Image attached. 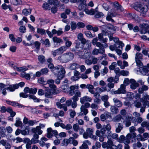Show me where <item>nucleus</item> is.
I'll use <instances>...</instances> for the list:
<instances>
[{
  "label": "nucleus",
  "mask_w": 149,
  "mask_h": 149,
  "mask_svg": "<svg viewBox=\"0 0 149 149\" xmlns=\"http://www.w3.org/2000/svg\"><path fill=\"white\" fill-rule=\"evenodd\" d=\"M96 127L97 129L101 128L100 130H97L96 132V135L98 137L104 138V136H106L105 134L106 130H107L109 134H110L111 132L110 130L111 129V126L109 124H108L106 125H103L102 128V125L99 123H97L96 125Z\"/></svg>",
  "instance_id": "f257e3e1"
},
{
  "label": "nucleus",
  "mask_w": 149,
  "mask_h": 149,
  "mask_svg": "<svg viewBox=\"0 0 149 149\" xmlns=\"http://www.w3.org/2000/svg\"><path fill=\"white\" fill-rule=\"evenodd\" d=\"M136 133L134 132L128 134L125 137L124 135H122L120 136L119 140L121 143H123L124 144H129L130 143V140L132 139V141H133L135 140V138L136 136Z\"/></svg>",
  "instance_id": "f03ea898"
},
{
  "label": "nucleus",
  "mask_w": 149,
  "mask_h": 149,
  "mask_svg": "<svg viewBox=\"0 0 149 149\" xmlns=\"http://www.w3.org/2000/svg\"><path fill=\"white\" fill-rule=\"evenodd\" d=\"M78 40L80 41L82 44V49L84 50L88 51L89 50L91 46V43L88 40H86L84 38L83 34L81 33L79 34L77 36Z\"/></svg>",
  "instance_id": "7ed1b4c3"
},
{
  "label": "nucleus",
  "mask_w": 149,
  "mask_h": 149,
  "mask_svg": "<svg viewBox=\"0 0 149 149\" xmlns=\"http://www.w3.org/2000/svg\"><path fill=\"white\" fill-rule=\"evenodd\" d=\"M74 56L72 53L69 52L64 53L63 55L59 56L58 60L62 63H67L72 60Z\"/></svg>",
  "instance_id": "20e7f679"
},
{
  "label": "nucleus",
  "mask_w": 149,
  "mask_h": 149,
  "mask_svg": "<svg viewBox=\"0 0 149 149\" xmlns=\"http://www.w3.org/2000/svg\"><path fill=\"white\" fill-rule=\"evenodd\" d=\"M46 89L45 90V96L48 98H52V96L55 94H57L59 93V91L56 89H49L48 87H45Z\"/></svg>",
  "instance_id": "39448f33"
},
{
  "label": "nucleus",
  "mask_w": 149,
  "mask_h": 149,
  "mask_svg": "<svg viewBox=\"0 0 149 149\" xmlns=\"http://www.w3.org/2000/svg\"><path fill=\"white\" fill-rule=\"evenodd\" d=\"M136 6H134V8L137 11L143 13H145L148 10V8L147 6H143L142 5L136 3Z\"/></svg>",
  "instance_id": "423d86ee"
},
{
  "label": "nucleus",
  "mask_w": 149,
  "mask_h": 149,
  "mask_svg": "<svg viewBox=\"0 0 149 149\" xmlns=\"http://www.w3.org/2000/svg\"><path fill=\"white\" fill-rule=\"evenodd\" d=\"M64 72V74H65V71L64 69L61 65H58L55 67H54L53 69L51 71L54 74L58 75L59 74H62V72L63 71Z\"/></svg>",
  "instance_id": "0eeeda50"
},
{
  "label": "nucleus",
  "mask_w": 149,
  "mask_h": 149,
  "mask_svg": "<svg viewBox=\"0 0 149 149\" xmlns=\"http://www.w3.org/2000/svg\"><path fill=\"white\" fill-rule=\"evenodd\" d=\"M19 96L20 97H22L24 98H26L29 97L30 99H32L36 102H39L41 100L37 98L34 95H28L25 93H21L19 94Z\"/></svg>",
  "instance_id": "6e6552de"
},
{
  "label": "nucleus",
  "mask_w": 149,
  "mask_h": 149,
  "mask_svg": "<svg viewBox=\"0 0 149 149\" xmlns=\"http://www.w3.org/2000/svg\"><path fill=\"white\" fill-rule=\"evenodd\" d=\"M84 52V51H79L78 52L77 54L79 58L84 59L90 58L91 55V53L90 52L85 51Z\"/></svg>",
  "instance_id": "1a4fd4ad"
},
{
  "label": "nucleus",
  "mask_w": 149,
  "mask_h": 149,
  "mask_svg": "<svg viewBox=\"0 0 149 149\" xmlns=\"http://www.w3.org/2000/svg\"><path fill=\"white\" fill-rule=\"evenodd\" d=\"M126 85L124 84L120 85V87L118 88L117 91L113 92L114 94H126L127 92L126 91Z\"/></svg>",
  "instance_id": "9d476101"
},
{
  "label": "nucleus",
  "mask_w": 149,
  "mask_h": 149,
  "mask_svg": "<svg viewBox=\"0 0 149 149\" xmlns=\"http://www.w3.org/2000/svg\"><path fill=\"white\" fill-rule=\"evenodd\" d=\"M25 83L24 82H22L19 83L18 84H16L12 86L10 85L9 87H8L7 89H9L10 91H13L15 89H17L19 86L21 87H22L24 85Z\"/></svg>",
  "instance_id": "9b49d317"
},
{
  "label": "nucleus",
  "mask_w": 149,
  "mask_h": 149,
  "mask_svg": "<svg viewBox=\"0 0 149 149\" xmlns=\"http://www.w3.org/2000/svg\"><path fill=\"white\" fill-rule=\"evenodd\" d=\"M93 132V129L90 128H87L86 132H84L83 135L84 138L85 139H87L89 137L91 138Z\"/></svg>",
  "instance_id": "f8f14e48"
},
{
  "label": "nucleus",
  "mask_w": 149,
  "mask_h": 149,
  "mask_svg": "<svg viewBox=\"0 0 149 149\" xmlns=\"http://www.w3.org/2000/svg\"><path fill=\"white\" fill-rule=\"evenodd\" d=\"M89 7H88V6L86 8H85V9H83L82 11H84L86 13L87 15H93L95 14L96 12H97V8L95 9H94L93 8H91V9H89Z\"/></svg>",
  "instance_id": "ddd939ff"
},
{
  "label": "nucleus",
  "mask_w": 149,
  "mask_h": 149,
  "mask_svg": "<svg viewBox=\"0 0 149 149\" xmlns=\"http://www.w3.org/2000/svg\"><path fill=\"white\" fill-rule=\"evenodd\" d=\"M80 3L78 6V9L79 10L82 11L83 9H85L88 6L86 4V0H80Z\"/></svg>",
  "instance_id": "4468645a"
},
{
  "label": "nucleus",
  "mask_w": 149,
  "mask_h": 149,
  "mask_svg": "<svg viewBox=\"0 0 149 149\" xmlns=\"http://www.w3.org/2000/svg\"><path fill=\"white\" fill-rule=\"evenodd\" d=\"M68 87L69 86L67 84L65 85L64 86L65 87ZM68 88L69 89L70 94L72 96L78 90L77 88H76V87L74 86H72L70 88L68 87Z\"/></svg>",
  "instance_id": "2eb2a0df"
},
{
  "label": "nucleus",
  "mask_w": 149,
  "mask_h": 149,
  "mask_svg": "<svg viewBox=\"0 0 149 149\" xmlns=\"http://www.w3.org/2000/svg\"><path fill=\"white\" fill-rule=\"evenodd\" d=\"M6 102L7 104L9 105H11L14 107L17 106L18 108H22L25 107V106L23 105L16 102L7 100Z\"/></svg>",
  "instance_id": "dca6fc26"
},
{
  "label": "nucleus",
  "mask_w": 149,
  "mask_h": 149,
  "mask_svg": "<svg viewBox=\"0 0 149 149\" xmlns=\"http://www.w3.org/2000/svg\"><path fill=\"white\" fill-rule=\"evenodd\" d=\"M85 106L84 105H82L80 108L81 112L79 114V116H83V115H86L88 113V110L85 108Z\"/></svg>",
  "instance_id": "f3484780"
},
{
  "label": "nucleus",
  "mask_w": 149,
  "mask_h": 149,
  "mask_svg": "<svg viewBox=\"0 0 149 149\" xmlns=\"http://www.w3.org/2000/svg\"><path fill=\"white\" fill-rule=\"evenodd\" d=\"M61 73V74H58V75L57 78L54 81L55 83L57 84H59L60 82V80L64 77V72L63 71Z\"/></svg>",
  "instance_id": "a211bd4d"
},
{
  "label": "nucleus",
  "mask_w": 149,
  "mask_h": 149,
  "mask_svg": "<svg viewBox=\"0 0 149 149\" xmlns=\"http://www.w3.org/2000/svg\"><path fill=\"white\" fill-rule=\"evenodd\" d=\"M116 132L118 133L120 132L123 129V125L120 123H117L115 124Z\"/></svg>",
  "instance_id": "6ab92c4d"
},
{
  "label": "nucleus",
  "mask_w": 149,
  "mask_h": 149,
  "mask_svg": "<svg viewBox=\"0 0 149 149\" xmlns=\"http://www.w3.org/2000/svg\"><path fill=\"white\" fill-rule=\"evenodd\" d=\"M40 41L42 45H45L46 47H49L51 46L50 42L47 38H46L45 40L42 39Z\"/></svg>",
  "instance_id": "aec40b11"
},
{
  "label": "nucleus",
  "mask_w": 149,
  "mask_h": 149,
  "mask_svg": "<svg viewBox=\"0 0 149 149\" xmlns=\"http://www.w3.org/2000/svg\"><path fill=\"white\" fill-rule=\"evenodd\" d=\"M73 139L72 137H70L68 139H64L61 143L62 146H67L69 143H71L72 139Z\"/></svg>",
  "instance_id": "412c9836"
},
{
  "label": "nucleus",
  "mask_w": 149,
  "mask_h": 149,
  "mask_svg": "<svg viewBox=\"0 0 149 149\" xmlns=\"http://www.w3.org/2000/svg\"><path fill=\"white\" fill-rule=\"evenodd\" d=\"M64 52L63 49H61V47L54 51L52 52V54L54 57H55L56 55H59L62 54Z\"/></svg>",
  "instance_id": "4be33fe9"
},
{
  "label": "nucleus",
  "mask_w": 149,
  "mask_h": 149,
  "mask_svg": "<svg viewBox=\"0 0 149 149\" xmlns=\"http://www.w3.org/2000/svg\"><path fill=\"white\" fill-rule=\"evenodd\" d=\"M54 80L50 79L46 81V84H48L51 88L56 89V86L54 84Z\"/></svg>",
  "instance_id": "5701e85b"
},
{
  "label": "nucleus",
  "mask_w": 149,
  "mask_h": 149,
  "mask_svg": "<svg viewBox=\"0 0 149 149\" xmlns=\"http://www.w3.org/2000/svg\"><path fill=\"white\" fill-rule=\"evenodd\" d=\"M80 102L82 104H84L86 102H90L91 100V98L89 97L85 96L83 97L80 98Z\"/></svg>",
  "instance_id": "b1692460"
},
{
  "label": "nucleus",
  "mask_w": 149,
  "mask_h": 149,
  "mask_svg": "<svg viewBox=\"0 0 149 149\" xmlns=\"http://www.w3.org/2000/svg\"><path fill=\"white\" fill-rule=\"evenodd\" d=\"M113 101L115 105L118 107H120L123 105V103L121 101L117 98H114L113 99Z\"/></svg>",
  "instance_id": "393cba45"
},
{
  "label": "nucleus",
  "mask_w": 149,
  "mask_h": 149,
  "mask_svg": "<svg viewBox=\"0 0 149 149\" xmlns=\"http://www.w3.org/2000/svg\"><path fill=\"white\" fill-rule=\"evenodd\" d=\"M95 45L99 47V49L100 50V54H102L105 53V49L103 44H102L100 42H98Z\"/></svg>",
  "instance_id": "a878e982"
},
{
  "label": "nucleus",
  "mask_w": 149,
  "mask_h": 149,
  "mask_svg": "<svg viewBox=\"0 0 149 149\" xmlns=\"http://www.w3.org/2000/svg\"><path fill=\"white\" fill-rule=\"evenodd\" d=\"M114 8L116 9L121 11L123 10V8L122 6L120 5L117 2H115L113 3Z\"/></svg>",
  "instance_id": "bb28decb"
},
{
  "label": "nucleus",
  "mask_w": 149,
  "mask_h": 149,
  "mask_svg": "<svg viewBox=\"0 0 149 149\" xmlns=\"http://www.w3.org/2000/svg\"><path fill=\"white\" fill-rule=\"evenodd\" d=\"M65 46H64L60 47L61 49H63V52L68 49L72 45V42L70 41L69 40L67 42H65Z\"/></svg>",
  "instance_id": "cd10ccee"
},
{
  "label": "nucleus",
  "mask_w": 149,
  "mask_h": 149,
  "mask_svg": "<svg viewBox=\"0 0 149 149\" xmlns=\"http://www.w3.org/2000/svg\"><path fill=\"white\" fill-rule=\"evenodd\" d=\"M148 89V86L145 85H143L142 87L138 89V92L140 94H142L143 93L144 91H146Z\"/></svg>",
  "instance_id": "c85d7f7f"
},
{
  "label": "nucleus",
  "mask_w": 149,
  "mask_h": 149,
  "mask_svg": "<svg viewBox=\"0 0 149 149\" xmlns=\"http://www.w3.org/2000/svg\"><path fill=\"white\" fill-rule=\"evenodd\" d=\"M48 2L51 5L58 6L59 5L60 1L58 0H48Z\"/></svg>",
  "instance_id": "c756f323"
},
{
  "label": "nucleus",
  "mask_w": 149,
  "mask_h": 149,
  "mask_svg": "<svg viewBox=\"0 0 149 149\" xmlns=\"http://www.w3.org/2000/svg\"><path fill=\"white\" fill-rule=\"evenodd\" d=\"M40 145L41 147H43L45 146L46 147L47 149L48 148L50 145V144L49 143H45V142L44 141L42 140L41 139H40V140L39 142Z\"/></svg>",
  "instance_id": "7c9ffc66"
},
{
  "label": "nucleus",
  "mask_w": 149,
  "mask_h": 149,
  "mask_svg": "<svg viewBox=\"0 0 149 149\" xmlns=\"http://www.w3.org/2000/svg\"><path fill=\"white\" fill-rule=\"evenodd\" d=\"M47 133L46 134L47 137L48 138H51L53 136L52 130L51 127L48 128L47 130Z\"/></svg>",
  "instance_id": "2f4dec72"
},
{
  "label": "nucleus",
  "mask_w": 149,
  "mask_h": 149,
  "mask_svg": "<svg viewBox=\"0 0 149 149\" xmlns=\"http://www.w3.org/2000/svg\"><path fill=\"white\" fill-rule=\"evenodd\" d=\"M111 112L113 114H116L119 112L118 109L116 106H111L110 108Z\"/></svg>",
  "instance_id": "473e14b6"
},
{
  "label": "nucleus",
  "mask_w": 149,
  "mask_h": 149,
  "mask_svg": "<svg viewBox=\"0 0 149 149\" xmlns=\"http://www.w3.org/2000/svg\"><path fill=\"white\" fill-rule=\"evenodd\" d=\"M26 140L28 142L31 143L32 144H35L38 143L39 142V140L33 138H32L31 140L29 138H26Z\"/></svg>",
  "instance_id": "72a5a7b5"
},
{
  "label": "nucleus",
  "mask_w": 149,
  "mask_h": 149,
  "mask_svg": "<svg viewBox=\"0 0 149 149\" xmlns=\"http://www.w3.org/2000/svg\"><path fill=\"white\" fill-rule=\"evenodd\" d=\"M31 9H24L23 10L22 13L24 15L27 16L31 13Z\"/></svg>",
  "instance_id": "f704fd0d"
},
{
  "label": "nucleus",
  "mask_w": 149,
  "mask_h": 149,
  "mask_svg": "<svg viewBox=\"0 0 149 149\" xmlns=\"http://www.w3.org/2000/svg\"><path fill=\"white\" fill-rule=\"evenodd\" d=\"M149 71L148 68L146 66L143 67L142 70L141 71L142 74L143 75H148V72Z\"/></svg>",
  "instance_id": "c9c22d12"
},
{
  "label": "nucleus",
  "mask_w": 149,
  "mask_h": 149,
  "mask_svg": "<svg viewBox=\"0 0 149 149\" xmlns=\"http://www.w3.org/2000/svg\"><path fill=\"white\" fill-rule=\"evenodd\" d=\"M84 33L86 36L89 38H92L93 37H95V34H92L89 31H85Z\"/></svg>",
  "instance_id": "e433bc0d"
},
{
  "label": "nucleus",
  "mask_w": 149,
  "mask_h": 149,
  "mask_svg": "<svg viewBox=\"0 0 149 149\" xmlns=\"http://www.w3.org/2000/svg\"><path fill=\"white\" fill-rule=\"evenodd\" d=\"M23 123L22 122L20 121V119L19 118H17L16 121V123L15 124V125L17 127H21Z\"/></svg>",
  "instance_id": "4c0bfd02"
},
{
  "label": "nucleus",
  "mask_w": 149,
  "mask_h": 149,
  "mask_svg": "<svg viewBox=\"0 0 149 149\" xmlns=\"http://www.w3.org/2000/svg\"><path fill=\"white\" fill-rule=\"evenodd\" d=\"M107 88L106 87H102L101 88L97 87L95 88V90L99 93H101L107 91Z\"/></svg>",
  "instance_id": "58836bf2"
},
{
  "label": "nucleus",
  "mask_w": 149,
  "mask_h": 149,
  "mask_svg": "<svg viewBox=\"0 0 149 149\" xmlns=\"http://www.w3.org/2000/svg\"><path fill=\"white\" fill-rule=\"evenodd\" d=\"M42 8L45 10H49L51 8V6L49 4L46 2L43 3L42 6Z\"/></svg>",
  "instance_id": "ea45409f"
},
{
  "label": "nucleus",
  "mask_w": 149,
  "mask_h": 149,
  "mask_svg": "<svg viewBox=\"0 0 149 149\" xmlns=\"http://www.w3.org/2000/svg\"><path fill=\"white\" fill-rule=\"evenodd\" d=\"M79 68V65L77 63H73L71 64L70 68L71 70H74Z\"/></svg>",
  "instance_id": "a19ab883"
},
{
  "label": "nucleus",
  "mask_w": 149,
  "mask_h": 149,
  "mask_svg": "<svg viewBox=\"0 0 149 149\" xmlns=\"http://www.w3.org/2000/svg\"><path fill=\"white\" fill-rule=\"evenodd\" d=\"M70 25L71 29L73 31L75 30L77 27V24L74 21L71 22Z\"/></svg>",
  "instance_id": "79ce46f5"
},
{
  "label": "nucleus",
  "mask_w": 149,
  "mask_h": 149,
  "mask_svg": "<svg viewBox=\"0 0 149 149\" xmlns=\"http://www.w3.org/2000/svg\"><path fill=\"white\" fill-rule=\"evenodd\" d=\"M143 55L141 53L137 52L135 55V60H142L143 59Z\"/></svg>",
  "instance_id": "37998d69"
},
{
  "label": "nucleus",
  "mask_w": 149,
  "mask_h": 149,
  "mask_svg": "<svg viewBox=\"0 0 149 149\" xmlns=\"http://www.w3.org/2000/svg\"><path fill=\"white\" fill-rule=\"evenodd\" d=\"M6 131L3 127H0V135L2 137H4L6 136L5 133Z\"/></svg>",
  "instance_id": "c03bdc74"
},
{
  "label": "nucleus",
  "mask_w": 149,
  "mask_h": 149,
  "mask_svg": "<svg viewBox=\"0 0 149 149\" xmlns=\"http://www.w3.org/2000/svg\"><path fill=\"white\" fill-rule=\"evenodd\" d=\"M38 59L39 62L42 64H43L45 60V57L42 55L39 56Z\"/></svg>",
  "instance_id": "a18cd8bd"
},
{
  "label": "nucleus",
  "mask_w": 149,
  "mask_h": 149,
  "mask_svg": "<svg viewBox=\"0 0 149 149\" xmlns=\"http://www.w3.org/2000/svg\"><path fill=\"white\" fill-rule=\"evenodd\" d=\"M114 45L116 49L120 48V47L122 48L124 46V43L121 41L118 42L117 43L114 44Z\"/></svg>",
  "instance_id": "49530a36"
},
{
  "label": "nucleus",
  "mask_w": 149,
  "mask_h": 149,
  "mask_svg": "<svg viewBox=\"0 0 149 149\" xmlns=\"http://www.w3.org/2000/svg\"><path fill=\"white\" fill-rule=\"evenodd\" d=\"M141 102L143 103V106L146 108L149 107V101L147 100H141Z\"/></svg>",
  "instance_id": "de8ad7c7"
},
{
  "label": "nucleus",
  "mask_w": 149,
  "mask_h": 149,
  "mask_svg": "<svg viewBox=\"0 0 149 149\" xmlns=\"http://www.w3.org/2000/svg\"><path fill=\"white\" fill-rule=\"evenodd\" d=\"M52 39L54 42H56L57 43H59L63 42L62 40L61 39L56 37H53Z\"/></svg>",
  "instance_id": "09e8293b"
},
{
  "label": "nucleus",
  "mask_w": 149,
  "mask_h": 149,
  "mask_svg": "<svg viewBox=\"0 0 149 149\" xmlns=\"http://www.w3.org/2000/svg\"><path fill=\"white\" fill-rule=\"evenodd\" d=\"M122 118V117L120 114L116 116L113 118V121L115 122H118L120 121Z\"/></svg>",
  "instance_id": "8fccbe9b"
},
{
  "label": "nucleus",
  "mask_w": 149,
  "mask_h": 149,
  "mask_svg": "<svg viewBox=\"0 0 149 149\" xmlns=\"http://www.w3.org/2000/svg\"><path fill=\"white\" fill-rule=\"evenodd\" d=\"M142 127H146L149 130V122L143 121L141 124Z\"/></svg>",
  "instance_id": "3c124183"
},
{
  "label": "nucleus",
  "mask_w": 149,
  "mask_h": 149,
  "mask_svg": "<svg viewBox=\"0 0 149 149\" xmlns=\"http://www.w3.org/2000/svg\"><path fill=\"white\" fill-rule=\"evenodd\" d=\"M10 2L14 5H18L21 3V0H10Z\"/></svg>",
  "instance_id": "603ef678"
},
{
  "label": "nucleus",
  "mask_w": 149,
  "mask_h": 149,
  "mask_svg": "<svg viewBox=\"0 0 149 149\" xmlns=\"http://www.w3.org/2000/svg\"><path fill=\"white\" fill-rule=\"evenodd\" d=\"M37 33L41 35H44L46 33L44 29L40 28H37Z\"/></svg>",
  "instance_id": "864d4df0"
},
{
  "label": "nucleus",
  "mask_w": 149,
  "mask_h": 149,
  "mask_svg": "<svg viewBox=\"0 0 149 149\" xmlns=\"http://www.w3.org/2000/svg\"><path fill=\"white\" fill-rule=\"evenodd\" d=\"M74 44L75 45V47L77 49H78L81 48L80 42L78 40H76L74 42Z\"/></svg>",
  "instance_id": "5fc2aeb1"
},
{
  "label": "nucleus",
  "mask_w": 149,
  "mask_h": 149,
  "mask_svg": "<svg viewBox=\"0 0 149 149\" xmlns=\"http://www.w3.org/2000/svg\"><path fill=\"white\" fill-rule=\"evenodd\" d=\"M95 14V17L97 18L102 17L104 15L102 12H96Z\"/></svg>",
  "instance_id": "6e6d98bb"
},
{
  "label": "nucleus",
  "mask_w": 149,
  "mask_h": 149,
  "mask_svg": "<svg viewBox=\"0 0 149 149\" xmlns=\"http://www.w3.org/2000/svg\"><path fill=\"white\" fill-rule=\"evenodd\" d=\"M143 97L141 98V100H149V95H148L147 93H143L142 95Z\"/></svg>",
  "instance_id": "4d7b16f0"
},
{
  "label": "nucleus",
  "mask_w": 149,
  "mask_h": 149,
  "mask_svg": "<svg viewBox=\"0 0 149 149\" xmlns=\"http://www.w3.org/2000/svg\"><path fill=\"white\" fill-rule=\"evenodd\" d=\"M38 82L39 83L45 84V83H46V81L43 77H41L39 78L38 79Z\"/></svg>",
  "instance_id": "13d9d810"
},
{
  "label": "nucleus",
  "mask_w": 149,
  "mask_h": 149,
  "mask_svg": "<svg viewBox=\"0 0 149 149\" xmlns=\"http://www.w3.org/2000/svg\"><path fill=\"white\" fill-rule=\"evenodd\" d=\"M69 111L70 112V115L71 118H74L76 115V112L74 110L72 109H69Z\"/></svg>",
  "instance_id": "bf43d9fd"
},
{
  "label": "nucleus",
  "mask_w": 149,
  "mask_h": 149,
  "mask_svg": "<svg viewBox=\"0 0 149 149\" xmlns=\"http://www.w3.org/2000/svg\"><path fill=\"white\" fill-rule=\"evenodd\" d=\"M143 30L144 29L146 31L149 28V25L147 24H140Z\"/></svg>",
  "instance_id": "052dcab7"
},
{
  "label": "nucleus",
  "mask_w": 149,
  "mask_h": 149,
  "mask_svg": "<svg viewBox=\"0 0 149 149\" xmlns=\"http://www.w3.org/2000/svg\"><path fill=\"white\" fill-rule=\"evenodd\" d=\"M40 71L42 75L47 74L49 72V70L47 68H45L41 69Z\"/></svg>",
  "instance_id": "680f3d73"
},
{
  "label": "nucleus",
  "mask_w": 149,
  "mask_h": 149,
  "mask_svg": "<svg viewBox=\"0 0 149 149\" xmlns=\"http://www.w3.org/2000/svg\"><path fill=\"white\" fill-rule=\"evenodd\" d=\"M77 28L79 29L84 28L85 26V24L82 22H79L77 23Z\"/></svg>",
  "instance_id": "e2e57ef3"
},
{
  "label": "nucleus",
  "mask_w": 149,
  "mask_h": 149,
  "mask_svg": "<svg viewBox=\"0 0 149 149\" xmlns=\"http://www.w3.org/2000/svg\"><path fill=\"white\" fill-rule=\"evenodd\" d=\"M34 44L36 49L38 50H39L40 49L41 43L38 41H36L34 42Z\"/></svg>",
  "instance_id": "0e129e2a"
},
{
  "label": "nucleus",
  "mask_w": 149,
  "mask_h": 149,
  "mask_svg": "<svg viewBox=\"0 0 149 149\" xmlns=\"http://www.w3.org/2000/svg\"><path fill=\"white\" fill-rule=\"evenodd\" d=\"M135 106L137 108H139L141 107L142 104L139 101L136 100L134 102Z\"/></svg>",
  "instance_id": "69168bd1"
},
{
  "label": "nucleus",
  "mask_w": 149,
  "mask_h": 149,
  "mask_svg": "<svg viewBox=\"0 0 149 149\" xmlns=\"http://www.w3.org/2000/svg\"><path fill=\"white\" fill-rule=\"evenodd\" d=\"M73 128L74 130L76 132H78L79 129V126L77 123L74 124L73 126Z\"/></svg>",
  "instance_id": "338daca9"
},
{
  "label": "nucleus",
  "mask_w": 149,
  "mask_h": 149,
  "mask_svg": "<svg viewBox=\"0 0 149 149\" xmlns=\"http://www.w3.org/2000/svg\"><path fill=\"white\" fill-rule=\"evenodd\" d=\"M79 149H89V148L87 145L85 143H83L82 146L79 147Z\"/></svg>",
  "instance_id": "774afa93"
}]
</instances>
